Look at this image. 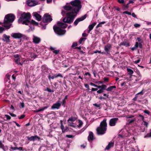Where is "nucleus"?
Returning <instances> with one entry per match:
<instances>
[{"instance_id": "44", "label": "nucleus", "mask_w": 151, "mask_h": 151, "mask_svg": "<svg viewBox=\"0 0 151 151\" xmlns=\"http://www.w3.org/2000/svg\"><path fill=\"white\" fill-rule=\"evenodd\" d=\"M77 45H78V44H77V42H74L73 43V45H72L71 47H74L77 46Z\"/></svg>"}, {"instance_id": "3", "label": "nucleus", "mask_w": 151, "mask_h": 151, "mask_svg": "<svg viewBox=\"0 0 151 151\" xmlns=\"http://www.w3.org/2000/svg\"><path fill=\"white\" fill-rule=\"evenodd\" d=\"M106 121L107 119L104 118L101 122L100 126L96 128V130L98 135H103L106 133L107 127Z\"/></svg>"}, {"instance_id": "10", "label": "nucleus", "mask_w": 151, "mask_h": 151, "mask_svg": "<svg viewBox=\"0 0 151 151\" xmlns=\"http://www.w3.org/2000/svg\"><path fill=\"white\" fill-rule=\"evenodd\" d=\"M86 17V15L85 14L81 17L80 18L77 19L74 22V24L76 25H77L79 22L80 21H83V20L85 19Z\"/></svg>"}, {"instance_id": "59", "label": "nucleus", "mask_w": 151, "mask_h": 151, "mask_svg": "<svg viewBox=\"0 0 151 151\" xmlns=\"http://www.w3.org/2000/svg\"><path fill=\"white\" fill-rule=\"evenodd\" d=\"M20 105L21 106L22 108H23L24 107V103L23 102H21L20 103Z\"/></svg>"}, {"instance_id": "56", "label": "nucleus", "mask_w": 151, "mask_h": 151, "mask_svg": "<svg viewBox=\"0 0 151 151\" xmlns=\"http://www.w3.org/2000/svg\"><path fill=\"white\" fill-rule=\"evenodd\" d=\"M97 52H98L99 53H101V51L96 50L93 52V53H97Z\"/></svg>"}, {"instance_id": "47", "label": "nucleus", "mask_w": 151, "mask_h": 151, "mask_svg": "<svg viewBox=\"0 0 151 151\" xmlns=\"http://www.w3.org/2000/svg\"><path fill=\"white\" fill-rule=\"evenodd\" d=\"M5 116L6 117V119H7V120H10V119L11 118V117L9 115H7V114H5Z\"/></svg>"}, {"instance_id": "30", "label": "nucleus", "mask_w": 151, "mask_h": 151, "mask_svg": "<svg viewBox=\"0 0 151 151\" xmlns=\"http://www.w3.org/2000/svg\"><path fill=\"white\" fill-rule=\"evenodd\" d=\"M76 119L75 117H71L68 119V122H69V121L73 122L75 121Z\"/></svg>"}, {"instance_id": "40", "label": "nucleus", "mask_w": 151, "mask_h": 151, "mask_svg": "<svg viewBox=\"0 0 151 151\" xmlns=\"http://www.w3.org/2000/svg\"><path fill=\"white\" fill-rule=\"evenodd\" d=\"M46 91H47L49 92H54V91L52 90L50 88H47L45 90Z\"/></svg>"}, {"instance_id": "33", "label": "nucleus", "mask_w": 151, "mask_h": 151, "mask_svg": "<svg viewBox=\"0 0 151 151\" xmlns=\"http://www.w3.org/2000/svg\"><path fill=\"white\" fill-rule=\"evenodd\" d=\"M124 2L123 1V9L124 10L127 9L129 7V3H128L126 5H125L124 4Z\"/></svg>"}, {"instance_id": "26", "label": "nucleus", "mask_w": 151, "mask_h": 151, "mask_svg": "<svg viewBox=\"0 0 151 151\" xmlns=\"http://www.w3.org/2000/svg\"><path fill=\"white\" fill-rule=\"evenodd\" d=\"M15 62L18 65H22V64H21V63L20 62V58H18L17 59H14Z\"/></svg>"}, {"instance_id": "9", "label": "nucleus", "mask_w": 151, "mask_h": 151, "mask_svg": "<svg viewBox=\"0 0 151 151\" xmlns=\"http://www.w3.org/2000/svg\"><path fill=\"white\" fill-rule=\"evenodd\" d=\"M118 120L117 118H112L110 119L109 122V125L111 127L115 126Z\"/></svg>"}, {"instance_id": "27", "label": "nucleus", "mask_w": 151, "mask_h": 151, "mask_svg": "<svg viewBox=\"0 0 151 151\" xmlns=\"http://www.w3.org/2000/svg\"><path fill=\"white\" fill-rule=\"evenodd\" d=\"M105 22L103 21L101 22H100L96 26V28H97L99 27H101L102 26V25L103 24H104L105 23Z\"/></svg>"}, {"instance_id": "64", "label": "nucleus", "mask_w": 151, "mask_h": 151, "mask_svg": "<svg viewBox=\"0 0 151 151\" xmlns=\"http://www.w3.org/2000/svg\"><path fill=\"white\" fill-rule=\"evenodd\" d=\"M13 122L18 127H20V125H19L18 123H17V122Z\"/></svg>"}, {"instance_id": "6", "label": "nucleus", "mask_w": 151, "mask_h": 151, "mask_svg": "<svg viewBox=\"0 0 151 151\" xmlns=\"http://www.w3.org/2000/svg\"><path fill=\"white\" fill-rule=\"evenodd\" d=\"M53 29L55 32L59 35H63L65 32V30L62 29L59 27H54Z\"/></svg>"}, {"instance_id": "55", "label": "nucleus", "mask_w": 151, "mask_h": 151, "mask_svg": "<svg viewBox=\"0 0 151 151\" xmlns=\"http://www.w3.org/2000/svg\"><path fill=\"white\" fill-rule=\"evenodd\" d=\"M140 61V59H139L135 61L134 62V63L135 64H137V63H139V62Z\"/></svg>"}, {"instance_id": "22", "label": "nucleus", "mask_w": 151, "mask_h": 151, "mask_svg": "<svg viewBox=\"0 0 151 151\" xmlns=\"http://www.w3.org/2000/svg\"><path fill=\"white\" fill-rule=\"evenodd\" d=\"M114 145V142H110L109 143L108 145H107L105 148V150H108L111 147H113Z\"/></svg>"}, {"instance_id": "41", "label": "nucleus", "mask_w": 151, "mask_h": 151, "mask_svg": "<svg viewBox=\"0 0 151 151\" xmlns=\"http://www.w3.org/2000/svg\"><path fill=\"white\" fill-rule=\"evenodd\" d=\"M59 50H54L53 51V52L55 54H57L59 53Z\"/></svg>"}, {"instance_id": "51", "label": "nucleus", "mask_w": 151, "mask_h": 151, "mask_svg": "<svg viewBox=\"0 0 151 151\" xmlns=\"http://www.w3.org/2000/svg\"><path fill=\"white\" fill-rule=\"evenodd\" d=\"M144 112L146 114H150V112L148 110H145L144 111Z\"/></svg>"}, {"instance_id": "7", "label": "nucleus", "mask_w": 151, "mask_h": 151, "mask_svg": "<svg viewBox=\"0 0 151 151\" xmlns=\"http://www.w3.org/2000/svg\"><path fill=\"white\" fill-rule=\"evenodd\" d=\"M26 4L29 6H33L38 4L39 2L35 0H27Z\"/></svg>"}, {"instance_id": "18", "label": "nucleus", "mask_w": 151, "mask_h": 151, "mask_svg": "<svg viewBox=\"0 0 151 151\" xmlns=\"http://www.w3.org/2000/svg\"><path fill=\"white\" fill-rule=\"evenodd\" d=\"M88 140L89 141H91L94 139L93 133L92 132L89 133V135L88 137Z\"/></svg>"}, {"instance_id": "49", "label": "nucleus", "mask_w": 151, "mask_h": 151, "mask_svg": "<svg viewBox=\"0 0 151 151\" xmlns=\"http://www.w3.org/2000/svg\"><path fill=\"white\" fill-rule=\"evenodd\" d=\"M134 26L136 27H137L140 26V25L139 24H134Z\"/></svg>"}, {"instance_id": "13", "label": "nucleus", "mask_w": 151, "mask_h": 151, "mask_svg": "<svg viewBox=\"0 0 151 151\" xmlns=\"http://www.w3.org/2000/svg\"><path fill=\"white\" fill-rule=\"evenodd\" d=\"M28 25H29V27L32 30L34 29V26L33 25H35L36 26H37L38 24V23L37 22H36L34 20H32L31 22L28 23Z\"/></svg>"}, {"instance_id": "28", "label": "nucleus", "mask_w": 151, "mask_h": 151, "mask_svg": "<svg viewBox=\"0 0 151 151\" xmlns=\"http://www.w3.org/2000/svg\"><path fill=\"white\" fill-rule=\"evenodd\" d=\"M106 86L105 85H102L101 86H98L96 85V87L98 88H99L101 89L102 88H106Z\"/></svg>"}, {"instance_id": "17", "label": "nucleus", "mask_w": 151, "mask_h": 151, "mask_svg": "<svg viewBox=\"0 0 151 151\" xmlns=\"http://www.w3.org/2000/svg\"><path fill=\"white\" fill-rule=\"evenodd\" d=\"M32 15L33 16L35 17L36 18V20L38 21H40L41 19L42 16L39 15L37 12H35L33 13Z\"/></svg>"}, {"instance_id": "2", "label": "nucleus", "mask_w": 151, "mask_h": 151, "mask_svg": "<svg viewBox=\"0 0 151 151\" xmlns=\"http://www.w3.org/2000/svg\"><path fill=\"white\" fill-rule=\"evenodd\" d=\"M63 16L66 14L67 17H65L63 19V21L65 23L70 24L72 22L76 16V14L72 12H67L65 11H62L61 12Z\"/></svg>"}, {"instance_id": "23", "label": "nucleus", "mask_w": 151, "mask_h": 151, "mask_svg": "<svg viewBox=\"0 0 151 151\" xmlns=\"http://www.w3.org/2000/svg\"><path fill=\"white\" fill-rule=\"evenodd\" d=\"M47 108H48L47 106H45L43 107L42 108H40V109H38L34 111V112H38L40 111H43L45 109H47Z\"/></svg>"}, {"instance_id": "32", "label": "nucleus", "mask_w": 151, "mask_h": 151, "mask_svg": "<svg viewBox=\"0 0 151 151\" xmlns=\"http://www.w3.org/2000/svg\"><path fill=\"white\" fill-rule=\"evenodd\" d=\"M55 78H57L58 77H60L61 78H63V76L60 73H58L57 74H56L54 75Z\"/></svg>"}, {"instance_id": "1", "label": "nucleus", "mask_w": 151, "mask_h": 151, "mask_svg": "<svg viewBox=\"0 0 151 151\" xmlns=\"http://www.w3.org/2000/svg\"><path fill=\"white\" fill-rule=\"evenodd\" d=\"M15 16L12 14L6 15L4 17L3 26L7 29L10 28L12 23L14 20Z\"/></svg>"}, {"instance_id": "16", "label": "nucleus", "mask_w": 151, "mask_h": 151, "mask_svg": "<svg viewBox=\"0 0 151 151\" xmlns=\"http://www.w3.org/2000/svg\"><path fill=\"white\" fill-rule=\"evenodd\" d=\"M27 138L30 141H34L37 139H38V140L40 139V137L37 135H35L34 136H32L30 137H27Z\"/></svg>"}, {"instance_id": "8", "label": "nucleus", "mask_w": 151, "mask_h": 151, "mask_svg": "<svg viewBox=\"0 0 151 151\" xmlns=\"http://www.w3.org/2000/svg\"><path fill=\"white\" fill-rule=\"evenodd\" d=\"M52 20L51 16L47 14H45L42 19V22L44 23L50 22Z\"/></svg>"}, {"instance_id": "60", "label": "nucleus", "mask_w": 151, "mask_h": 151, "mask_svg": "<svg viewBox=\"0 0 151 151\" xmlns=\"http://www.w3.org/2000/svg\"><path fill=\"white\" fill-rule=\"evenodd\" d=\"M134 1L133 0H130L129 2V4H132L134 3Z\"/></svg>"}, {"instance_id": "57", "label": "nucleus", "mask_w": 151, "mask_h": 151, "mask_svg": "<svg viewBox=\"0 0 151 151\" xmlns=\"http://www.w3.org/2000/svg\"><path fill=\"white\" fill-rule=\"evenodd\" d=\"M25 116V115H21L19 118V119H21L23 118H24Z\"/></svg>"}, {"instance_id": "12", "label": "nucleus", "mask_w": 151, "mask_h": 151, "mask_svg": "<svg viewBox=\"0 0 151 151\" xmlns=\"http://www.w3.org/2000/svg\"><path fill=\"white\" fill-rule=\"evenodd\" d=\"M111 48V45L108 44L104 47V50L107 54H109V51Z\"/></svg>"}, {"instance_id": "20", "label": "nucleus", "mask_w": 151, "mask_h": 151, "mask_svg": "<svg viewBox=\"0 0 151 151\" xmlns=\"http://www.w3.org/2000/svg\"><path fill=\"white\" fill-rule=\"evenodd\" d=\"M57 24L59 27L63 28H66L67 26V25L66 24L63 22H58Z\"/></svg>"}, {"instance_id": "54", "label": "nucleus", "mask_w": 151, "mask_h": 151, "mask_svg": "<svg viewBox=\"0 0 151 151\" xmlns=\"http://www.w3.org/2000/svg\"><path fill=\"white\" fill-rule=\"evenodd\" d=\"M14 57L15 58H19V55L18 54H16L14 55Z\"/></svg>"}, {"instance_id": "21", "label": "nucleus", "mask_w": 151, "mask_h": 151, "mask_svg": "<svg viewBox=\"0 0 151 151\" xmlns=\"http://www.w3.org/2000/svg\"><path fill=\"white\" fill-rule=\"evenodd\" d=\"M96 22H94L93 23L91 24H90L88 26V32L89 33L90 31L92 30L94 27L95 26V25L96 24Z\"/></svg>"}, {"instance_id": "48", "label": "nucleus", "mask_w": 151, "mask_h": 151, "mask_svg": "<svg viewBox=\"0 0 151 151\" xmlns=\"http://www.w3.org/2000/svg\"><path fill=\"white\" fill-rule=\"evenodd\" d=\"M66 101L65 99H63L61 102V103L62 104V105H64L66 103Z\"/></svg>"}, {"instance_id": "14", "label": "nucleus", "mask_w": 151, "mask_h": 151, "mask_svg": "<svg viewBox=\"0 0 151 151\" xmlns=\"http://www.w3.org/2000/svg\"><path fill=\"white\" fill-rule=\"evenodd\" d=\"M60 101H58L56 103L54 104L52 106L51 108L52 109H58L61 106Z\"/></svg>"}, {"instance_id": "34", "label": "nucleus", "mask_w": 151, "mask_h": 151, "mask_svg": "<svg viewBox=\"0 0 151 151\" xmlns=\"http://www.w3.org/2000/svg\"><path fill=\"white\" fill-rule=\"evenodd\" d=\"M37 55L34 53H30V57L32 58H35L37 57Z\"/></svg>"}, {"instance_id": "5", "label": "nucleus", "mask_w": 151, "mask_h": 151, "mask_svg": "<svg viewBox=\"0 0 151 151\" xmlns=\"http://www.w3.org/2000/svg\"><path fill=\"white\" fill-rule=\"evenodd\" d=\"M70 4L74 7L72 12L74 13L78 12L81 8V2L78 0H75L70 2Z\"/></svg>"}, {"instance_id": "35", "label": "nucleus", "mask_w": 151, "mask_h": 151, "mask_svg": "<svg viewBox=\"0 0 151 151\" xmlns=\"http://www.w3.org/2000/svg\"><path fill=\"white\" fill-rule=\"evenodd\" d=\"M68 122V125L69 126L73 127H75V126L74 125V123L72 122H70V121H69V122Z\"/></svg>"}, {"instance_id": "52", "label": "nucleus", "mask_w": 151, "mask_h": 151, "mask_svg": "<svg viewBox=\"0 0 151 151\" xmlns=\"http://www.w3.org/2000/svg\"><path fill=\"white\" fill-rule=\"evenodd\" d=\"M123 14H128L129 15H131V14L130 12H128L127 11H125V12H123Z\"/></svg>"}, {"instance_id": "43", "label": "nucleus", "mask_w": 151, "mask_h": 151, "mask_svg": "<svg viewBox=\"0 0 151 151\" xmlns=\"http://www.w3.org/2000/svg\"><path fill=\"white\" fill-rule=\"evenodd\" d=\"M135 119H129L127 120L128 122H129V123H132L134 121Z\"/></svg>"}, {"instance_id": "25", "label": "nucleus", "mask_w": 151, "mask_h": 151, "mask_svg": "<svg viewBox=\"0 0 151 151\" xmlns=\"http://www.w3.org/2000/svg\"><path fill=\"white\" fill-rule=\"evenodd\" d=\"M116 88V86H112L108 87L106 89V90L108 91H111L114 88Z\"/></svg>"}, {"instance_id": "19", "label": "nucleus", "mask_w": 151, "mask_h": 151, "mask_svg": "<svg viewBox=\"0 0 151 151\" xmlns=\"http://www.w3.org/2000/svg\"><path fill=\"white\" fill-rule=\"evenodd\" d=\"M3 40L6 42H9L10 40L9 38L10 37L9 36H7L6 34H4L3 35Z\"/></svg>"}, {"instance_id": "45", "label": "nucleus", "mask_w": 151, "mask_h": 151, "mask_svg": "<svg viewBox=\"0 0 151 151\" xmlns=\"http://www.w3.org/2000/svg\"><path fill=\"white\" fill-rule=\"evenodd\" d=\"M54 75L53 76H51L50 75H49L48 76V79L49 80H50V79H53L54 78H55V77Z\"/></svg>"}, {"instance_id": "62", "label": "nucleus", "mask_w": 151, "mask_h": 151, "mask_svg": "<svg viewBox=\"0 0 151 151\" xmlns=\"http://www.w3.org/2000/svg\"><path fill=\"white\" fill-rule=\"evenodd\" d=\"M9 114L10 115L13 117H16V114H13L12 113H10Z\"/></svg>"}, {"instance_id": "36", "label": "nucleus", "mask_w": 151, "mask_h": 151, "mask_svg": "<svg viewBox=\"0 0 151 151\" xmlns=\"http://www.w3.org/2000/svg\"><path fill=\"white\" fill-rule=\"evenodd\" d=\"M2 24V23H1L0 22V24ZM5 29L4 28L2 27H0V33H1L3 32V31Z\"/></svg>"}, {"instance_id": "53", "label": "nucleus", "mask_w": 151, "mask_h": 151, "mask_svg": "<svg viewBox=\"0 0 151 151\" xmlns=\"http://www.w3.org/2000/svg\"><path fill=\"white\" fill-rule=\"evenodd\" d=\"M84 86H85V87L86 88L88 89H89V85L88 84H84Z\"/></svg>"}, {"instance_id": "11", "label": "nucleus", "mask_w": 151, "mask_h": 151, "mask_svg": "<svg viewBox=\"0 0 151 151\" xmlns=\"http://www.w3.org/2000/svg\"><path fill=\"white\" fill-rule=\"evenodd\" d=\"M11 36L15 38L19 39L22 37V35L19 33H12Z\"/></svg>"}, {"instance_id": "46", "label": "nucleus", "mask_w": 151, "mask_h": 151, "mask_svg": "<svg viewBox=\"0 0 151 151\" xmlns=\"http://www.w3.org/2000/svg\"><path fill=\"white\" fill-rule=\"evenodd\" d=\"M66 137L68 138H72L74 137V136L72 135H67Z\"/></svg>"}, {"instance_id": "4", "label": "nucleus", "mask_w": 151, "mask_h": 151, "mask_svg": "<svg viewBox=\"0 0 151 151\" xmlns=\"http://www.w3.org/2000/svg\"><path fill=\"white\" fill-rule=\"evenodd\" d=\"M30 17L31 15L29 13H24L21 14V17L19 19L18 22L19 23L28 25Z\"/></svg>"}, {"instance_id": "31", "label": "nucleus", "mask_w": 151, "mask_h": 151, "mask_svg": "<svg viewBox=\"0 0 151 151\" xmlns=\"http://www.w3.org/2000/svg\"><path fill=\"white\" fill-rule=\"evenodd\" d=\"M106 89V88H102L100 89L99 90H98L97 92V93H102V92H103L104 91V90Z\"/></svg>"}, {"instance_id": "39", "label": "nucleus", "mask_w": 151, "mask_h": 151, "mask_svg": "<svg viewBox=\"0 0 151 151\" xmlns=\"http://www.w3.org/2000/svg\"><path fill=\"white\" fill-rule=\"evenodd\" d=\"M4 145L2 144V141H0V148L4 149Z\"/></svg>"}, {"instance_id": "24", "label": "nucleus", "mask_w": 151, "mask_h": 151, "mask_svg": "<svg viewBox=\"0 0 151 151\" xmlns=\"http://www.w3.org/2000/svg\"><path fill=\"white\" fill-rule=\"evenodd\" d=\"M127 71L128 74L130 76L132 75L134 73V71L128 68H127Z\"/></svg>"}, {"instance_id": "29", "label": "nucleus", "mask_w": 151, "mask_h": 151, "mask_svg": "<svg viewBox=\"0 0 151 151\" xmlns=\"http://www.w3.org/2000/svg\"><path fill=\"white\" fill-rule=\"evenodd\" d=\"M64 9L65 10H70L72 9V7L70 6H65L64 7Z\"/></svg>"}, {"instance_id": "63", "label": "nucleus", "mask_w": 151, "mask_h": 151, "mask_svg": "<svg viewBox=\"0 0 151 151\" xmlns=\"http://www.w3.org/2000/svg\"><path fill=\"white\" fill-rule=\"evenodd\" d=\"M11 149L13 150H17V147H11Z\"/></svg>"}, {"instance_id": "50", "label": "nucleus", "mask_w": 151, "mask_h": 151, "mask_svg": "<svg viewBox=\"0 0 151 151\" xmlns=\"http://www.w3.org/2000/svg\"><path fill=\"white\" fill-rule=\"evenodd\" d=\"M123 45H125L126 46H129V44L128 42H123Z\"/></svg>"}, {"instance_id": "58", "label": "nucleus", "mask_w": 151, "mask_h": 151, "mask_svg": "<svg viewBox=\"0 0 151 151\" xmlns=\"http://www.w3.org/2000/svg\"><path fill=\"white\" fill-rule=\"evenodd\" d=\"M132 15L133 17H134L135 18H137V16H136V15H135V14H134V13H132Z\"/></svg>"}, {"instance_id": "15", "label": "nucleus", "mask_w": 151, "mask_h": 151, "mask_svg": "<svg viewBox=\"0 0 151 151\" xmlns=\"http://www.w3.org/2000/svg\"><path fill=\"white\" fill-rule=\"evenodd\" d=\"M33 38H32V40L33 41V42L36 44H37L39 43L41 41L40 38L37 37L33 35Z\"/></svg>"}, {"instance_id": "42", "label": "nucleus", "mask_w": 151, "mask_h": 151, "mask_svg": "<svg viewBox=\"0 0 151 151\" xmlns=\"http://www.w3.org/2000/svg\"><path fill=\"white\" fill-rule=\"evenodd\" d=\"M85 39H86V38H80L79 41V42H78L79 43V44H81L82 43V42L83 40H85Z\"/></svg>"}, {"instance_id": "61", "label": "nucleus", "mask_w": 151, "mask_h": 151, "mask_svg": "<svg viewBox=\"0 0 151 151\" xmlns=\"http://www.w3.org/2000/svg\"><path fill=\"white\" fill-rule=\"evenodd\" d=\"M143 122H144V124H143L144 125L147 127L148 124V123L147 122L144 121H143Z\"/></svg>"}, {"instance_id": "38", "label": "nucleus", "mask_w": 151, "mask_h": 151, "mask_svg": "<svg viewBox=\"0 0 151 151\" xmlns=\"http://www.w3.org/2000/svg\"><path fill=\"white\" fill-rule=\"evenodd\" d=\"M79 124L78 125V127H81V126H82L83 123V122H82V121L80 120H79Z\"/></svg>"}, {"instance_id": "37", "label": "nucleus", "mask_w": 151, "mask_h": 151, "mask_svg": "<svg viewBox=\"0 0 151 151\" xmlns=\"http://www.w3.org/2000/svg\"><path fill=\"white\" fill-rule=\"evenodd\" d=\"M61 128L62 130V132L64 133L65 132V129H64V126L63 124H61Z\"/></svg>"}]
</instances>
